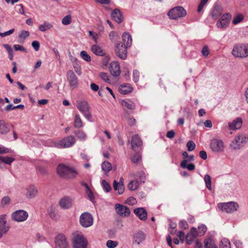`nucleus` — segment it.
<instances>
[{"instance_id": "f3484780", "label": "nucleus", "mask_w": 248, "mask_h": 248, "mask_svg": "<svg viewBox=\"0 0 248 248\" xmlns=\"http://www.w3.org/2000/svg\"><path fill=\"white\" fill-rule=\"evenodd\" d=\"M146 234L142 231H138L134 233L133 237V244L140 245L146 239Z\"/></svg>"}, {"instance_id": "5701e85b", "label": "nucleus", "mask_w": 248, "mask_h": 248, "mask_svg": "<svg viewBox=\"0 0 248 248\" xmlns=\"http://www.w3.org/2000/svg\"><path fill=\"white\" fill-rule=\"evenodd\" d=\"M111 16L112 19L119 24L123 21L122 14L120 10L118 9H115L112 11Z\"/></svg>"}, {"instance_id": "b1692460", "label": "nucleus", "mask_w": 248, "mask_h": 248, "mask_svg": "<svg viewBox=\"0 0 248 248\" xmlns=\"http://www.w3.org/2000/svg\"><path fill=\"white\" fill-rule=\"evenodd\" d=\"M73 203V200L68 197L62 198L60 201V206L63 209H68L70 208Z\"/></svg>"}, {"instance_id": "e2e57ef3", "label": "nucleus", "mask_w": 248, "mask_h": 248, "mask_svg": "<svg viewBox=\"0 0 248 248\" xmlns=\"http://www.w3.org/2000/svg\"><path fill=\"white\" fill-rule=\"evenodd\" d=\"M31 46L36 51H37L39 50L40 48V43L38 41H33L31 43Z\"/></svg>"}, {"instance_id": "f03ea898", "label": "nucleus", "mask_w": 248, "mask_h": 248, "mask_svg": "<svg viewBox=\"0 0 248 248\" xmlns=\"http://www.w3.org/2000/svg\"><path fill=\"white\" fill-rule=\"evenodd\" d=\"M76 107L87 120L91 121V108L87 101L85 100L77 101Z\"/></svg>"}, {"instance_id": "c9c22d12", "label": "nucleus", "mask_w": 248, "mask_h": 248, "mask_svg": "<svg viewBox=\"0 0 248 248\" xmlns=\"http://www.w3.org/2000/svg\"><path fill=\"white\" fill-rule=\"evenodd\" d=\"M73 133L80 140L83 141L86 139L87 136L83 131L76 130L73 132Z\"/></svg>"}, {"instance_id": "37998d69", "label": "nucleus", "mask_w": 248, "mask_h": 248, "mask_svg": "<svg viewBox=\"0 0 248 248\" xmlns=\"http://www.w3.org/2000/svg\"><path fill=\"white\" fill-rule=\"evenodd\" d=\"M219 248H231V244L228 239L224 238L221 242Z\"/></svg>"}, {"instance_id": "39448f33", "label": "nucleus", "mask_w": 248, "mask_h": 248, "mask_svg": "<svg viewBox=\"0 0 248 248\" xmlns=\"http://www.w3.org/2000/svg\"><path fill=\"white\" fill-rule=\"evenodd\" d=\"M167 15L171 19H177L185 17L186 15V11L182 6H176L171 9Z\"/></svg>"}, {"instance_id": "20e7f679", "label": "nucleus", "mask_w": 248, "mask_h": 248, "mask_svg": "<svg viewBox=\"0 0 248 248\" xmlns=\"http://www.w3.org/2000/svg\"><path fill=\"white\" fill-rule=\"evenodd\" d=\"M232 55L236 58L248 57V45L236 44L232 51Z\"/></svg>"}, {"instance_id": "774afa93", "label": "nucleus", "mask_w": 248, "mask_h": 248, "mask_svg": "<svg viewBox=\"0 0 248 248\" xmlns=\"http://www.w3.org/2000/svg\"><path fill=\"white\" fill-rule=\"evenodd\" d=\"M38 171H39V172L42 175H45L47 174V171L46 169L44 167H42V166L38 167Z\"/></svg>"}, {"instance_id": "aec40b11", "label": "nucleus", "mask_w": 248, "mask_h": 248, "mask_svg": "<svg viewBox=\"0 0 248 248\" xmlns=\"http://www.w3.org/2000/svg\"><path fill=\"white\" fill-rule=\"evenodd\" d=\"M142 145V142L140 137L137 135H134L131 140L132 149L133 150L136 151Z\"/></svg>"}, {"instance_id": "a19ab883", "label": "nucleus", "mask_w": 248, "mask_h": 248, "mask_svg": "<svg viewBox=\"0 0 248 248\" xmlns=\"http://www.w3.org/2000/svg\"><path fill=\"white\" fill-rule=\"evenodd\" d=\"M204 181L205 182L207 188L209 190H211L212 189V182L211 176L208 174L205 175L204 177Z\"/></svg>"}, {"instance_id": "58836bf2", "label": "nucleus", "mask_w": 248, "mask_h": 248, "mask_svg": "<svg viewBox=\"0 0 248 248\" xmlns=\"http://www.w3.org/2000/svg\"><path fill=\"white\" fill-rule=\"evenodd\" d=\"M139 182L137 181H131L127 185V187L130 190L134 191L138 189Z\"/></svg>"}, {"instance_id": "603ef678", "label": "nucleus", "mask_w": 248, "mask_h": 248, "mask_svg": "<svg viewBox=\"0 0 248 248\" xmlns=\"http://www.w3.org/2000/svg\"><path fill=\"white\" fill-rule=\"evenodd\" d=\"M62 24L67 25L71 23V16L70 15H67L64 16L62 21Z\"/></svg>"}, {"instance_id": "bb28decb", "label": "nucleus", "mask_w": 248, "mask_h": 248, "mask_svg": "<svg viewBox=\"0 0 248 248\" xmlns=\"http://www.w3.org/2000/svg\"><path fill=\"white\" fill-rule=\"evenodd\" d=\"M122 44L125 45L126 46L130 47L132 44V38L129 33L124 32L122 36Z\"/></svg>"}, {"instance_id": "c756f323", "label": "nucleus", "mask_w": 248, "mask_h": 248, "mask_svg": "<svg viewBox=\"0 0 248 248\" xmlns=\"http://www.w3.org/2000/svg\"><path fill=\"white\" fill-rule=\"evenodd\" d=\"M122 105L124 109H134L135 107V104L130 100H123Z\"/></svg>"}, {"instance_id": "e433bc0d", "label": "nucleus", "mask_w": 248, "mask_h": 248, "mask_svg": "<svg viewBox=\"0 0 248 248\" xmlns=\"http://www.w3.org/2000/svg\"><path fill=\"white\" fill-rule=\"evenodd\" d=\"M82 122L79 114H76L74 119V126L75 127L80 128L82 127Z\"/></svg>"}, {"instance_id": "9b49d317", "label": "nucleus", "mask_w": 248, "mask_h": 248, "mask_svg": "<svg viewBox=\"0 0 248 248\" xmlns=\"http://www.w3.org/2000/svg\"><path fill=\"white\" fill-rule=\"evenodd\" d=\"M76 141V139L73 136H69L59 141L58 146L61 148H69L73 146Z\"/></svg>"}, {"instance_id": "69168bd1", "label": "nucleus", "mask_w": 248, "mask_h": 248, "mask_svg": "<svg viewBox=\"0 0 248 248\" xmlns=\"http://www.w3.org/2000/svg\"><path fill=\"white\" fill-rule=\"evenodd\" d=\"M48 214L49 217L53 220H56L57 218V215L56 213L55 212L54 210L51 208L48 211Z\"/></svg>"}, {"instance_id": "ea45409f", "label": "nucleus", "mask_w": 248, "mask_h": 248, "mask_svg": "<svg viewBox=\"0 0 248 248\" xmlns=\"http://www.w3.org/2000/svg\"><path fill=\"white\" fill-rule=\"evenodd\" d=\"M204 247L205 248H218L214 242L211 239L204 240Z\"/></svg>"}, {"instance_id": "a211bd4d", "label": "nucleus", "mask_w": 248, "mask_h": 248, "mask_svg": "<svg viewBox=\"0 0 248 248\" xmlns=\"http://www.w3.org/2000/svg\"><path fill=\"white\" fill-rule=\"evenodd\" d=\"M6 216L2 215L0 216V238L2 237L4 234H6L9 229L8 226H6Z\"/></svg>"}, {"instance_id": "4be33fe9", "label": "nucleus", "mask_w": 248, "mask_h": 248, "mask_svg": "<svg viewBox=\"0 0 248 248\" xmlns=\"http://www.w3.org/2000/svg\"><path fill=\"white\" fill-rule=\"evenodd\" d=\"M242 124V120L238 117L233 120L232 122L228 123L229 129L235 130L240 128Z\"/></svg>"}, {"instance_id": "4d7b16f0", "label": "nucleus", "mask_w": 248, "mask_h": 248, "mask_svg": "<svg viewBox=\"0 0 248 248\" xmlns=\"http://www.w3.org/2000/svg\"><path fill=\"white\" fill-rule=\"evenodd\" d=\"M30 35V33L28 31H23L21 32V33L19 35V37L20 38L24 40Z\"/></svg>"}, {"instance_id": "2eb2a0df", "label": "nucleus", "mask_w": 248, "mask_h": 248, "mask_svg": "<svg viewBox=\"0 0 248 248\" xmlns=\"http://www.w3.org/2000/svg\"><path fill=\"white\" fill-rule=\"evenodd\" d=\"M55 243L56 248L70 247L65 235L62 234H58L56 236Z\"/></svg>"}, {"instance_id": "052dcab7", "label": "nucleus", "mask_w": 248, "mask_h": 248, "mask_svg": "<svg viewBox=\"0 0 248 248\" xmlns=\"http://www.w3.org/2000/svg\"><path fill=\"white\" fill-rule=\"evenodd\" d=\"M100 77L101 79L107 82H109L110 80L108 78V76L106 73H101L100 74Z\"/></svg>"}, {"instance_id": "6e6552de", "label": "nucleus", "mask_w": 248, "mask_h": 248, "mask_svg": "<svg viewBox=\"0 0 248 248\" xmlns=\"http://www.w3.org/2000/svg\"><path fill=\"white\" fill-rule=\"evenodd\" d=\"M79 222L81 225L85 228L90 227L93 224V217L91 214L84 212L80 215Z\"/></svg>"}, {"instance_id": "7ed1b4c3", "label": "nucleus", "mask_w": 248, "mask_h": 248, "mask_svg": "<svg viewBox=\"0 0 248 248\" xmlns=\"http://www.w3.org/2000/svg\"><path fill=\"white\" fill-rule=\"evenodd\" d=\"M248 141V137L245 134H240L235 137L230 146L234 150H239Z\"/></svg>"}, {"instance_id": "f257e3e1", "label": "nucleus", "mask_w": 248, "mask_h": 248, "mask_svg": "<svg viewBox=\"0 0 248 248\" xmlns=\"http://www.w3.org/2000/svg\"><path fill=\"white\" fill-rule=\"evenodd\" d=\"M58 174L65 179H73L78 174L77 170L73 168H70L64 164H59L57 168Z\"/></svg>"}, {"instance_id": "49530a36", "label": "nucleus", "mask_w": 248, "mask_h": 248, "mask_svg": "<svg viewBox=\"0 0 248 248\" xmlns=\"http://www.w3.org/2000/svg\"><path fill=\"white\" fill-rule=\"evenodd\" d=\"M102 185L104 190L106 192H109L111 190L110 185L105 180H103L102 181Z\"/></svg>"}, {"instance_id": "c85d7f7f", "label": "nucleus", "mask_w": 248, "mask_h": 248, "mask_svg": "<svg viewBox=\"0 0 248 248\" xmlns=\"http://www.w3.org/2000/svg\"><path fill=\"white\" fill-rule=\"evenodd\" d=\"M10 131L8 124L4 120H0V133L5 135Z\"/></svg>"}, {"instance_id": "9d476101", "label": "nucleus", "mask_w": 248, "mask_h": 248, "mask_svg": "<svg viewBox=\"0 0 248 248\" xmlns=\"http://www.w3.org/2000/svg\"><path fill=\"white\" fill-rule=\"evenodd\" d=\"M210 146L212 151L215 153L221 152L225 148L223 141L217 139H212L211 141Z\"/></svg>"}, {"instance_id": "a878e982", "label": "nucleus", "mask_w": 248, "mask_h": 248, "mask_svg": "<svg viewBox=\"0 0 248 248\" xmlns=\"http://www.w3.org/2000/svg\"><path fill=\"white\" fill-rule=\"evenodd\" d=\"M134 213L142 220H145L147 218V214L143 208H139L134 211Z\"/></svg>"}, {"instance_id": "79ce46f5", "label": "nucleus", "mask_w": 248, "mask_h": 248, "mask_svg": "<svg viewBox=\"0 0 248 248\" xmlns=\"http://www.w3.org/2000/svg\"><path fill=\"white\" fill-rule=\"evenodd\" d=\"M71 61L73 62V67L75 69V72L78 75H80L82 73L81 68L77 63V60L76 58L71 59Z\"/></svg>"}, {"instance_id": "4468645a", "label": "nucleus", "mask_w": 248, "mask_h": 248, "mask_svg": "<svg viewBox=\"0 0 248 248\" xmlns=\"http://www.w3.org/2000/svg\"><path fill=\"white\" fill-rule=\"evenodd\" d=\"M67 79L71 88H76L78 86V78L72 70H68L66 74Z\"/></svg>"}, {"instance_id": "72a5a7b5", "label": "nucleus", "mask_w": 248, "mask_h": 248, "mask_svg": "<svg viewBox=\"0 0 248 248\" xmlns=\"http://www.w3.org/2000/svg\"><path fill=\"white\" fill-rule=\"evenodd\" d=\"M53 27L52 25L47 22H44L43 24L39 26V30L42 32H45L47 30H50Z\"/></svg>"}, {"instance_id": "cd10ccee", "label": "nucleus", "mask_w": 248, "mask_h": 248, "mask_svg": "<svg viewBox=\"0 0 248 248\" xmlns=\"http://www.w3.org/2000/svg\"><path fill=\"white\" fill-rule=\"evenodd\" d=\"M119 91L121 94H126L132 92V88L128 84L121 85L119 87Z\"/></svg>"}, {"instance_id": "6e6d98bb", "label": "nucleus", "mask_w": 248, "mask_h": 248, "mask_svg": "<svg viewBox=\"0 0 248 248\" xmlns=\"http://www.w3.org/2000/svg\"><path fill=\"white\" fill-rule=\"evenodd\" d=\"M106 245L108 248H114L118 245V243L116 241L109 240L107 241Z\"/></svg>"}, {"instance_id": "de8ad7c7", "label": "nucleus", "mask_w": 248, "mask_h": 248, "mask_svg": "<svg viewBox=\"0 0 248 248\" xmlns=\"http://www.w3.org/2000/svg\"><path fill=\"white\" fill-rule=\"evenodd\" d=\"M80 56L84 60L86 61V62H89L91 61V57L89 55L87 54L86 51H82L80 52Z\"/></svg>"}, {"instance_id": "ddd939ff", "label": "nucleus", "mask_w": 248, "mask_h": 248, "mask_svg": "<svg viewBox=\"0 0 248 248\" xmlns=\"http://www.w3.org/2000/svg\"><path fill=\"white\" fill-rule=\"evenodd\" d=\"M12 218L17 222H22L26 220L28 217V213L24 210H19L15 211L12 214Z\"/></svg>"}, {"instance_id": "0eeeda50", "label": "nucleus", "mask_w": 248, "mask_h": 248, "mask_svg": "<svg viewBox=\"0 0 248 248\" xmlns=\"http://www.w3.org/2000/svg\"><path fill=\"white\" fill-rule=\"evenodd\" d=\"M218 208L227 213H232L237 210L239 207L237 202H232L226 203H219L217 205Z\"/></svg>"}, {"instance_id": "5fc2aeb1", "label": "nucleus", "mask_w": 248, "mask_h": 248, "mask_svg": "<svg viewBox=\"0 0 248 248\" xmlns=\"http://www.w3.org/2000/svg\"><path fill=\"white\" fill-rule=\"evenodd\" d=\"M109 37L111 41H115L118 39L119 36L116 32L112 31L109 33Z\"/></svg>"}, {"instance_id": "c03bdc74", "label": "nucleus", "mask_w": 248, "mask_h": 248, "mask_svg": "<svg viewBox=\"0 0 248 248\" xmlns=\"http://www.w3.org/2000/svg\"><path fill=\"white\" fill-rule=\"evenodd\" d=\"M0 159L2 163L8 165H11V163L15 160V158L9 156H0Z\"/></svg>"}, {"instance_id": "13d9d810", "label": "nucleus", "mask_w": 248, "mask_h": 248, "mask_svg": "<svg viewBox=\"0 0 248 248\" xmlns=\"http://www.w3.org/2000/svg\"><path fill=\"white\" fill-rule=\"evenodd\" d=\"M179 227L183 229H186L188 228L187 222L185 220H181L179 222Z\"/></svg>"}, {"instance_id": "3c124183", "label": "nucleus", "mask_w": 248, "mask_h": 248, "mask_svg": "<svg viewBox=\"0 0 248 248\" xmlns=\"http://www.w3.org/2000/svg\"><path fill=\"white\" fill-rule=\"evenodd\" d=\"M208 0H201L197 9V12L198 13H200L202 10L204 6L206 4Z\"/></svg>"}, {"instance_id": "412c9836", "label": "nucleus", "mask_w": 248, "mask_h": 248, "mask_svg": "<svg viewBox=\"0 0 248 248\" xmlns=\"http://www.w3.org/2000/svg\"><path fill=\"white\" fill-rule=\"evenodd\" d=\"M198 233L195 228H192L190 231L187 234L186 239V243L190 245L193 242L194 239L197 236Z\"/></svg>"}, {"instance_id": "a18cd8bd", "label": "nucleus", "mask_w": 248, "mask_h": 248, "mask_svg": "<svg viewBox=\"0 0 248 248\" xmlns=\"http://www.w3.org/2000/svg\"><path fill=\"white\" fill-rule=\"evenodd\" d=\"M243 19V16L242 14H239L234 17L232 23L234 25H236L241 22Z\"/></svg>"}, {"instance_id": "09e8293b", "label": "nucleus", "mask_w": 248, "mask_h": 248, "mask_svg": "<svg viewBox=\"0 0 248 248\" xmlns=\"http://www.w3.org/2000/svg\"><path fill=\"white\" fill-rule=\"evenodd\" d=\"M186 147L188 151L191 152L194 150L196 147L195 143L192 140L188 141L186 143Z\"/></svg>"}, {"instance_id": "864d4df0", "label": "nucleus", "mask_w": 248, "mask_h": 248, "mask_svg": "<svg viewBox=\"0 0 248 248\" xmlns=\"http://www.w3.org/2000/svg\"><path fill=\"white\" fill-rule=\"evenodd\" d=\"M199 234L202 236L205 234L207 231V228L204 225H202L198 227Z\"/></svg>"}, {"instance_id": "473e14b6", "label": "nucleus", "mask_w": 248, "mask_h": 248, "mask_svg": "<svg viewBox=\"0 0 248 248\" xmlns=\"http://www.w3.org/2000/svg\"><path fill=\"white\" fill-rule=\"evenodd\" d=\"M180 166L183 169H187L188 170L192 171L195 169L194 164L190 163L187 164V160H183L180 163Z\"/></svg>"}, {"instance_id": "dca6fc26", "label": "nucleus", "mask_w": 248, "mask_h": 248, "mask_svg": "<svg viewBox=\"0 0 248 248\" xmlns=\"http://www.w3.org/2000/svg\"><path fill=\"white\" fill-rule=\"evenodd\" d=\"M115 208L116 212L122 217H128L131 213L128 207L120 204H116Z\"/></svg>"}, {"instance_id": "1a4fd4ad", "label": "nucleus", "mask_w": 248, "mask_h": 248, "mask_svg": "<svg viewBox=\"0 0 248 248\" xmlns=\"http://www.w3.org/2000/svg\"><path fill=\"white\" fill-rule=\"evenodd\" d=\"M73 245L74 248H86L87 241L81 234H77L73 238Z\"/></svg>"}, {"instance_id": "6ab92c4d", "label": "nucleus", "mask_w": 248, "mask_h": 248, "mask_svg": "<svg viewBox=\"0 0 248 248\" xmlns=\"http://www.w3.org/2000/svg\"><path fill=\"white\" fill-rule=\"evenodd\" d=\"M109 70L111 74L114 77H118L121 73L119 63L116 61L111 62Z\"/></svg>"}, {"instance_id": "0e129e2a", "label": "nucleus", "mask_w": 248, "mask_h": 248, "mask_svg": "<svg viewBox=\"0 0 248 248\" xmlns=\"http://www.w3.org/2000/svg\"><path fill=\"white\" fill-rule=\"evenodd\" d=\"M134 80L135 82H137L139 80L140 73L137 70H134L133 72Z\"/></svg>"}, {"instance_id": "338daca9", "label": "nucleus", "mask_w": 248, "mask_h": 248, "mask_svg": "<svg viewBox=\"0 0 248 248\" xmlns=\"http://www.w3.org/2000/svg\"><path fill=\"white\" fill-rule=\"evenodd\" d=\"M10 198L8 196H6L2 199L1 203L3 205H5L8 204L10 203Z\"/></svg>"}, {"instance_id": "8fccbe9b", "label": "nucleus", "mask_w": 248, "mask_h": 248, "mask_svg": "<svg viewBox=\"0 0 248 248\" xmlns=\"http://www.w3.org/2000/svg\"><path fill=\"white\" fill-rule=\"evenodd\" d=\"M141 157L140 154H136L133 155L131 160L133 163H138L141 160Z\"/></svg>"}, {"instance_id": "4c0bfd02", "label": "nucleus", "mask_w": 248, "mask_h": 248, "mask_svg": "<svg viewBox=\"0 0 248 248\" xmlns=\"http://www.w3.org/2000/svg\"><path fill=\"white\" fill-rule=\"evenodd\" d=\"M112 169L111 164L107 161H105L102 164V169L105 172H108Z\"/></svg>"}, {"instance_id": "bf43d9fd", "label": "nucleus", "mask_w": 248, "mask_h": 248, "mask_svg": "<svg viewBox=\"0 0 248 248\" xmlns=\"http://www.w3.org/2000/svg\"><path fill=\"white\" fill-rule=\"evenodd\" d=\"M89 36L92 37V38L94 40V42L97 43V39L98 38V35L96 32H93L91 31H89Z\"/></svg>"}, {"instance_id": "393cba45", "label": "nucleus", "mask_w": 248, "mask_h": 248, "mask_svg": "<svg viewBox=\"0 0 248 248\" xmlns=\"http://www.w3.org/2000/svg\"><path fill=\"white\" fill-rule=\"evenodd\" d=\"M222 12L223 8L221 6L219 5H215L211 13L212 18L214 19H217L221 15Z\"/></svg>"}, {"instance_id": "423d86ee", "label": "nucleus", "mask_w": 248, "mask_h": 248, "mask_svg": "<svg viewBox=\"0 0 248 248\" xmlns=\"http://www.w3.org/2000/svg\"><path fill=\"white\" fill-rule=\"evenodd\" d=\"M129 47L122 44V42H118L114 46V52L117 57L122 60H125L127 58V49Z\"/></svg>"}, {"instance_id": "2f4dec72", "label": "nucleus", "mask_w": 248, "mask_h": 248, "mask_svg": "<svg viewBox=\"0 0 248 248\" xmlns=\"http://www.w3.org/2000/svg\"><path fill=\"white\" fill-rule=\"evenodd\" d=\"M37 192V189L34 186H30L27 189V196L29 198H32L35 197Z\"/></svg>"}, {"instance_id": "680f3d73", "label": "nucleus", "mask_w": 248, "mask_h": 248, "mask_svg": "<svg viewBox=\"0 0 248 248\" xmlns=\"http://www.w3.org/2000/svg\"><path fill=\"white\" fill-rule=\"evenodd\" d=\"M14 47L16 51H21L25 53H27V49L23 46L19 45H15Z\"/></svg>"}, {"instance_id": "f704fd0d", "label": "nucleus", "mask_w": 248, "mask_h": 248, "mask_svg": "<svg viewBox=\"0 0 248 248\" xmlns=\"http://www.w3.org/2000/svg\"><path fill=\"white\" fill-rule=\"evenodd\" d=\"M113 188L115 190L118 191L119 194H122L124 190V186L122 184L121 185L118 184L116 180L113 181Z\"/></svg>"}, {"instance_id": "f8f14e48", "label": "nucleus", "mask_w": 248, "mask_h": 248, "mask_svg": "<svg viewBox=\"0 0 248 248\" xmlns=\"http://www.w3.org/2000/svg\"><path fill=\"white\" fill-rule=\"evenodd\" d=\"M232 16L229 13L223 14L217 23V26L218 28H226L229 24Z\"/></svg>"}, {"instance_id": "7c9ffc66", "label": "nucleus", "mask_w": 248, "mask_h": 248, "mask_svg": "<svg viewBox=\"0 0 248 248\" xmlns=\"http://www.w3.org/2000/svg\"><path fill=\"white\" fill-rule=\"evenodd\" d=\"M91 50L96 55L103 56L105 54L101 47L96 44L92 46Z\"/></svg>"}]
</instances>
